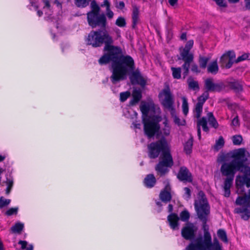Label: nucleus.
Instances as JSON below:
<instances>
[{"mask_svg": "<svg viewBox=\"0 0 250 250\" xmlns=\"http://www.w3.org/2000/svg\"><path fill=\"white\" fill-rule=\"evenodd\" d=\"M235 204L243 206L235 208L234 213L240 214L241 218L244 220H248L250 218V189L248 191V194L245 193L242 196L237 197Z\"/></svg>", "mask_w": 250, "mask_h": 250, "instance_id": "7", "label": "nucleus"}, {"mask_svg": "<svg viewBox=\"0 0 250 250\" xmlns=\"http://www.w3.org/2000/svg\"><path fill=\"white\" fill-rule=\"evenodd\" d=\"M205 91L209 93L210 92H220L225 89L226 86L223 82L214 83L212 78H207L204 81Z\"/></svg>", "mask_w": 250, "mask_h": 250, "instance_id": "9", "label": "nucleus"}, {"mask_svg": "<svg viewBox=\"0 0 250 250\" xmlns=\"http://www.w3.org/2000/svg\"><path fill=\"white\" fill-rule=\"evenodd\" d=\"M228 85L229 88L235 93H239L243 90L242 84L237 80L229 82Z\"/></svg>", "mask_w": 250, "mask_h": 250, "instance_id": "18", "label": "nucleus"}, {"mask_svg": "<svg viewBox=\"0 0 250 250\" xmlns=\"http://www.w3.org/2000/svg\"><path fill=\"white\" fill-rule=\"evenodd\" d=\"M190 66H191V70L192 72H194V73H199L200 72V70L198 69V65L196 63H194L193 62L191 63Z\"/></svg>", "mask_w": 250, "mask_h": 250, "instance_id": "50", "label": "nucleus"}, {"mask_svg": "<svg viewBox=\"0 0 250 250\" xmlns=\"http://www.w3.org/2000/svg\"><path fill=\"white\" fill-rule=\"evenodd\" d=\"M250 54L244 53L242 55L239 56L235 60H234L235 63H238L239 62L250 60Z\"/></svg>", "mask_w": 250, "mask_h": 250, "instance_id": "38", "label": "nucleus"}, {"mask_svg": "<svg viewBox=\"0 0 250 250\" xmlns=\"http://www.w3.org/2000/svg\"><path fill=\"white\" fill-rule=\"evenodd\" d=\"M207 122L209 123V125L215 129H217L219 126V124L215 119L212 112H209L207 114Z\"/></svg>", "mask_w": 250, "mask_h": 250, "instance_id": "21", "label": "nucleus"}, {"mask_svg": "<svg viewBox=\"0 0 250 250\" xmlns=\"http://www.w3.org/2000/svg\"><path fill=\"white\" fill-rule=\"evenodd\" d=\"M177 177L180 181L184 182L191 183L193 180L191 172L185 166L181 167L180 168L179 171L177 174Z\"/></svg>", "mask_w": 250, "mask_h": 250, "instance_id": "14", "label": "nucleus"}, {"mask_svg": "<svg viewBox=\"0 0 250 250\" xmlns=\"http://www.w3.org/2000/svg\"><path fill=\"white\" fill-rule=\"evenodd\" d=\"M181 99L182 100V111H183V114L185 116H187L188 113V110H189L188 99L185 96L182 97Z\"/></svg>", "mask_w": 250, "mask_h": 250, "instance_id": "28", "label": "nucleus"}, {"mask_svg": "<svg viewBox=\"0 0 250 250\" xmlns=\"http://www.w3.org/2000/svg\"><path fill=\"white\" fill-rule=\"evenodd\" d=\"M19 210L18 207L11 208H9L5 212V214L7 216H11L12 215H16Z\"/></svg>", "mask_w": 250, "mask_h": 250, "instance_id": "42", "label": "nucleus"}, {"mask_svg": "<svg viewBox=\"0 0 250 250\" xmlns=\"http://www.w3.org/2000/svg\"><path fill=\"white\" fill-rule=\"evenodd\" d=\"M112 38L106 31H91L88 35L86 42L93 47L101 46L104 42V54L99 60L100 64L111 62L112 75L110 79L113 83L125 79L127 73L135 69L133 59L129 55H123L122 48L111 45Z\"/></svg>", "mask_w": 250, "mask_h": 250, "instance_id": "2", "label": "nucleus"}, {"mask_svg": "<svg viewBox=\"0 0 250 250\" xmlns=\"http://www.w3.org/2000/svg\"><path fill=\"white\" fill-rule=\"evenodd\" d=\"M11 202L10 199H5L3 197H0V209L8 206Z\"/></svg>", "mask_w": 250, "mask_h": 250, "instance_id": "41", "label": "nucleus"}, {"mask_svg": "<svg viewBox=\"0 0 250 250\" xmlns=\"http://www.w3.org/2000/svg\"><path fill=\"white\" fill-rule=\"evenodd\" d=\"M133 99L135 102H139L142 98V92L140 89H134L132 93Z\"/></svg>", "mask_w": 250, "mask_h": 250, "instance_id": "36", "label": "nucleus"}, {"mask_svg": "<svg viewBox=\"0 0 250 250\" xmlns=\"http://www.w3.org/2000/svg\"><path fill=\"white\" fill-rule=\"evenodd\" d=\"M160 100L162 104L167 108L172 106V97L169 87L165 88L159 95Z\"/></svg>", "mask_w": 250, "mask_h": 250, "instance_id": "13", "label": "nucleus"}, {"mask_svg": "<svg viewBox=\"0 0 250 250\" xmlns=\"http://www.w3.org/2000/svg\"><path fill=\"white\" fill-rule=\"evenodd\" d=\"M148 156L150 158H157L161 153L160 159L171 155L170 149L165 139L152 143L148 146Z\"/></svg>", "mask_w": 250, "mask_h": 250, "instance_id": "6", "label": "nucleus"}, {"mask_svg": "<svg viewBox=\"0 0 250 250\" xmlns=\"http://www.w3.org/2000/svg\"><path fill=\"white\" fill-rule=\"evenodd\" d=\"M153 107L154 105L149 103L142 102L140 105V109L143 116L144 131L148 138L154 136L160 128L158 123L155 121L146 119L149 111Z\"/></svg>", "mask_w": 250, "mask_h": 250, "instance_id": "4", "label": "nucleus"}, {"mask_svg": "<svg viewBox=\"0 0 250 250\" xmlns=\"http://www.w3.org/2000/svg\"><path fill=\"white\" fill-rule=\"evenodd\" d=\"M166 184L164 189L160 194L161 200L164 202L169 201L171 199L170 187L168 182H165Z\"/></svg>", "mask_w": 250, "mask_h": 250, "instance_id": "17", "label": "nucleus"}, {"mask_svg": "<svg viewBox=\"0 0 250 250\" xmlns=\"http://www.w3.org/2000/svg\"><path fill=\"white\" fill-rule=\"evenodd\" d=\"M27 250H33V246L32 245H29L28 247L27 248Z\"/></svg>", "mask_w": 250, "mask_h": 250, "instance_id": "64", "label": "nucleus"}, {"mask_svg": "<svg viewBox=\"0 0 250 250\" xmlns=\"http://www.w3.org/2000/svg\"><path fill=\"white\" fill-rule=\"evenodd\" d=\"M180 39L182 41H186L187 40V34L186 32H183L180 36Z\"/></svg>", "mask_w": 250, "mask_h": 250, "instance_id": "58", "label": "nucleus"}, {"mask_svg": "<svg viewBox=\"0 0 250 250\" xmlns=\"http://www.w3.org/2000/svg\"><path fill=\"white\" fill-rule=\"evenodd\" d=\"M101 6L106 7V15L108 19L113 18L114 13L110 9V3L108 0H104L103 2L101 4Z\"/></svg>", "mask_w": 250, "mask_h": 250, "instance_id": "22", "label": "nucleus"}, {"mask_svg": "<svg viewBox=\"0 0 250 250\" xmlns=\"http://www.w3.org/2000/svg\"><path fill=\"white\" fill-rule=\"evenodd\" d=\"M91 0H75V4L78 7H85Z\"/></svg>", "mask_w": 250, "mask_h": 250, "instance_id": "40", "label": "nucleus"}, {"mask_svg": "<svg viewBox=\"0 0 250 250\" xmlns=\"http://www.w3.org/2000/svg\"><path fill=\"white\" fill-rule=\"evenodd\" d=\"M174 109L173 107V112H174ZM173 120L175 124L178 126H185L186 125V121L183 118H180L176 115L174 116L173 114Z\"/></svg>", "mask_w": 250, "mask_h": 250, "instance_id": "32", "label": "nucleus"}, {"mask_svg": "<svg viewBox=\"0 0 250 250\" xmlns=\"http://www.w3.org/2000/svg\"><path fill=\"white\" fill-rule=\"evenodd\" d=\"M130 79L132 84H138L143 86L146 83L145 79L139 72H133L130 77Z\"/></svg>", "mask_w": 250, "mask_h": 250, "instance_id": "16", "label": "nucleus"}, {"mask_svg": "<svg viewBox=\"0 0 250 250\" xmlns=\"http://www.w3.org/2000/svg\"><path fill=\"white\" fill-rule=\"evenodd\" d=\"M6 158L5 155H0V162L3 161Z\"/></svg>", "mask_w": 250, "mask_h": 250, "instance_id": "61", "label": "nucleus"}, {"mask_svg": "<svg viewBox=\"0 0 250 250\" xmlns=\"http://www.w3.org/2000/svg\"><path fill=\"white\" fill-rule=\"evenodd\" d=\"M208 98L209 93L207 92H204L201 96L198 97L197 103L196 104L203 106L204 103Z\"/></svg>", "mask_w": 250, "mask_h": 250, "instance_id": "29", "label": "nucleus"}, {"mask_svg": "<svg viewBox=\"0 0 250 250\" xmlns=\"http://www.w3.org/2000/svg\"><path fill=\"white\" fill-rule=\"evenodd\" d=\"M133 128L134 129H140L141 127V124L140 123L137 122H134L133 123Z\"/></svg>", "mask_w": 250, "mask_h": 250, "instance_id": "56", "label": "nucleus"}, {"mask_svg": "<svg viewBox=\"0 0 250 250\" xmlns=\"http://www.w3.org/2000/svg\"><path fill=\"white\" fill-rule=\"evenodd\" d=\"M220 7H227V2L224 0H213Z\"/></svg>", "mask_w": 250, "mask_h": 250, "instance_id": "49", "label": "nucleus"}, {"mask_svg": "<svg viewBox=\"0 0 250 250\" xmlns=\"http://www.w3.org/2000/svg\"><path fill=\"white\" fill-rule=\"evenodd\" d=\"M130 93L128 91L122 92L120 95V101L122 102H125L130 96Z\"/></svg>", "mask_w": 250, "mask_h": 250, "instance_id": "46", "label": "nucleus"}, {"mask_svg": "<svg viewBox=\"0 0 250 250\" xmlns=\"http://www.w3.org/2000/svg\"><path fill=\"white\" fill-rule=\"evenodd\" d=\"M0 250H4L3 243L0 240Z\"/></svg>", "mask_w": 250, "mask_h": 250, "instance_id": "63", "label": "nucleus"}, {"mask_svg": "<svg viewBox=\"0 0 250 250\" xmlns=\"http://www.w3.org/2000/svg\"><path fill=\"white\" fill-rule=\"evenodd\" d=\"M43 11L45 13V14L46 15L45 17V18L48 20H51L52 18H51L50 16L52 14V11L50 8V1L48 0H43Z\"/></svg>", "mask_w": 250, "mask_h": 250, "instance_id": "20", "label": "nucleus"}, {"mask_svg": "<svg viewBox=\"0 0 250 250\" xmlns=\"http://www.w3.org/2000/svg\"><path fill=\"white\" fill-rule=\"evenodd\" d=\"M139 8L136 6H134L133 8L132 11V22H133V27H135V26L137 24L139 21Z\"/></svg>", "mask_w": 250, "mask_h": 250, "instance_id": "25", "label": "nucleus"}, {"mask_svg": "<svg viewBox=\"0 0 250 250\" xmlns=\"http://www.w3.org/2000/svg\"><path fill=\"white\" fill-rule=\"evenodd\" d=\"M87 21L89 25L92 28L100 26L104 28L106 23L104 14L99 13L88 12L87 14Z\"/></svg>", "mask_w": 250, "mask_h": 250, "instance_id": "8", "label": "nucleus"}, {"mask_svg": "<svg viewBox=\"0 0 250 250\" xmlns=\"http://www.w3.org/2000/svg\"><path fill=\"white\" fill-rule=\"evenodd\" d=\"M184 190L185 191V194L187 196L188 198H189L191 196V190L189 188L185 187L184 188Z\"/></svg>", "mask_w": 250, "mask_h": 250, "instance_id": "53", "label": "nucleus"}, {"mask_svg": "<svg viewBox=\"0 0 250 250\" xmlns=\"http://www.w3.org/2000/svg\"><path fill=\"white\" fill-rule=\"evenodd\" d=\"M208 61L209 58L206 57L200 56L199 59L200 67L203 69H205L207 67Z\"/></svg>", "mask_w": 250, "mask_h": 250, "instance_id": "35", "label": "nucleus"}, {"mask_svg": "<svg viewBox=\"0 0 250 250\" xmlns=\"http://www.w3.org/2000/svg\"><path fill=\"white\" fill-rule=\"evenodd\" d=\"M219 67L217 60L214 61L208 65L207 71L208 73L212 74H216L218 73Z\"/></svg>", "mask_w": 250, "mask_h": 250, "instance_id": "24", "label": "nucleus"}, {"mask_svg": "<svg viewBox=\"0 0 250 250\" xmlns=\"http://www.w3.org/2000/svg\"><path fill=\"white\" fill-rule=\"evenodd\" d=\"M193 45V41L191 40L187 42L184 47H181L179 49L180 57L178 59L184 62V63L182 65V68L183 69V78L184 80L188 74L190 65L194 59L193 54L190 52Z\"/></svg>", "mask_w": 250, "mask_h": 250, "instance_id": "5", "label": "nucleus"}, {"mask_svg": "<svg viewBox=\"0 0 250 250\" xmlns=\"http://www.w3.org/2000/svg\"><path fill=\"white\" fill-rule=\"evenodd\" d=\"M225 144V141L222 136H220L219 139L216 141L214 145L213 148L216 151H218L220 149L223 147Z\"/></svg>", "mask_w": 250, "mask_h": 250, "instance_id": "31", "label": "nucleus"}, {"mask_svg": "<svg viewBox=\"0 0 250 250\" xmlns=\"http://www.w3.org/2000/svg\"><path fill=\"white\" fill-rule=\"evenodd\" d=\"M239 120L238 116L236 115L232 120L231 125L234 126H239Z\"/></svg>", "mask_w": 250, "mask_h": 250, "instance_id": "51", "label": "nucleus"}, {"mask_svg": "<svg viewBox=\"0 0 250 250\" xmlns=\"http://www.w3.org/2000/svg\"><path fill=\"white\" fill-rule=\"evenodd\" d=\"M236 55L234 51L229 50L223 54L220 59L221 66L226 69L231 68L234 62V59Z\"/></svg>", "mask_w": 250, "mask_h": 250, "instance_id": "11", "label": "nucleus"}, {"mask_svg": "<svg viewBox=\"0 0 250 250\" xmlns=\"http://www.w3.org/2000/svg\"><path fill=\"white\" fill-rule=\"evenodd\" d=\"M197 228L192 223H188L181 230L182 237L186 240H191L194 239Z\"/></svg>", "mask_w": 250, "mask_h": 250, "instance_id": "12", "label": "nucleus"}, {"mask_svg": "<svg viewBox=\"0 0 250 250\" xmlns=\"http://www.w3.org/2000/svg\"><path fill=\"white\" fill-rule=\"evenodd\" d=\"M7 188L6 189V194H9L10 192L11 189L13 185V179L10 176L6 177V180L5 181Z\"/></svg>", "mask_w": 250, "mask_h": 250, "instance_id": "33", "label": "nucleus"}, {"mask_svg": "<svg viewBox=\"0 0 250 250\" xmlns=\"http://www.w3.org/2000/svg\"><path fill=\"white\" fill-rule=\"evenodd\" d=\"M203 106L200 104H196L195 107L193 109V112L194 113V117L197 119H201V116L203 112Z\"/></svg>", "mask_w": 250, "mask_h": 250, "instance_id": "27", "label": "nucleus"}, {"mask_svg": "<svg viewBox=\"0 0 250 250\" xmlns=\"http://www.w3.org/2000/svg\"><path fill=\"white\" fill-rule=\"evenodd\" d=\"M179 217L175 213H173V229H174L178 225Z\"/></svg>", "mask_w": 250, "mask_h": 250, "instance_id": "48", "label": "nucleus"}, {"mask_svg": "<svg viewBox=\"0 0 250 250\" xmlns=\"http://www.w3.org/2000/svg\"><path fill=\"white\" fill-rule=\"evenodd\" d=\"M217 162L222 163L220 172L224 180L222 188L224 196L229 197L230 188L233 185L235 174L239 172L235 178V186L239 194L245 192L244 186L250 188V153L245 148H239L220 154Z\"/></svg>", "mask_w": 250, "mask_h": 250, "instance_id": "1", "label": "nucleus"}, {"mask_svg": "<svg viewBox=\"0 0 250 250\" xmlns=\"http://www.w3.org/2000/svg\"><path fill=\"white\" fill-rule=\"evenodd\" d=\"M5 169L3 168L2 167H0V183H1V175L3 173V172L4 171Z\"/></svg>", "mask_w": 250, "mask_h": 250, "instance_id": "60", "label": "nucleus"}, {"mask_svg": "<svg viewBox=\"0 0 250 250\" xmlns=\"http://www.w3.org/2000/svg\"><path fill=\"white\" fill-rule=\"evenodd\" d=\"M188 88L193 90H199V86L197 81H195L193 79L188 80Z\"/></svg>", "mask_w": 250, "mask_h": 250, "instance_id": "34", "label": "nucleus"}, {"mask_svg": "<svg viewBox=\"0 0 250 250\" xmlns=\"http://www.w3.org/2000/svg\"><path fill=\"white\" fill-rule=\"evenodd\" d=\"M232 141L233 145L239 146L241 144L243 138L241 135H234L232 137Z\"/></svg>", "mask_w": 250, "mask_h": 250, "instance_id": "39", "label": "nucleus"}, {"mask_svg": "<svg viewBox=\"0 0 250 250\" xmlns=\"http://www.w3.org/2000/svg\"><path fill=\"white\" fill-rule=\"evenodd\" d=\"M229 3H236L239 1L240 0H228Z\"/></svg>", "mask_w": 250, "mask_h": 250, "instance_id": "62", "label": "nucleus"}, {"mask_svg": "<svg viewBox=\"0 0 250 250\" xmlns=\"http://www.w3.org/2000/svg\"><path fill=\"white\" fill-rule=\"evenodd\" d=\"M125 7V3L123 1H120L117 5V7L120 9H123Z\"/></svg>", "mask_w": 250, "mask_h": 250, "instance_id": "57", "label": "nucleus"}, {"mask_svg": "<svg viewBox=\"0 0 250 250\" xmlns=\"http://www.w3.org/2000/svg\"><path fill=\"white\" fill-rule=\"evenodd\" d=\"M116 24L120 27H125L126 25L125 18L122 17H119L116 21Z\"/></svg>", "mask_w": 250, "mask_h": 250, "instance_id": "45", "label": "nucleus"}, {"mask_svg": "<svg viewBox=\"0 0 250 250\" xmlns=\"http://www.w3.org/2000/svg\"><path fill=\"white\" fill-rule=\"evenodd\" d=\"M30 3L31 4V5L29 6V8L30 9V10H32V7L36 10H37L38 9V7L36 5V4L32 1V0H30Z\"/></svg>", "mask_w": 250, "mask_h": 250, "instance_id": "55", "label": "nucleus"}, {"mask_svg": "<svg viewBox=\"0 0 250 250\" xmlns=\"http://www.w3.org/2000/svg\"><path fill=\"white\" fill-rule=\"evenodd\" d=\"M169 215L167 216V222L171 228H172V205H168Z\"/></svg>", "mask_w": 250, "mask_h": 250, "instance_id": "47", "label": "nucleus"}, {"mask_svg": "<svg viewBox=\"0 0 250 250\" xmlns=\"http://www.w3.org/2000/svg\"><path fill=\"white\" fill-rule=\"evenodd\" d=\"M172 164V156L169 155L165 158L161 159L160 161L155 167V170L160 176L167 173Z\"/></svg>", "mask_w": 250, "mask_h": 250, "instance_id": "10", "label": "nucleus"}, {"mask_svg": "<svg viewBox=\"0 0 250 250\" xmlns=\"http://www.w3.org/2000/svg\"><path fill=\"white\" fill-rule=\"evenodd\" d=\"M23 228L24 224L18 222L11 227V230L13 233H20L23 229Z\"/></svg>", "mask_w": 250, "mask_h": 250, "instance_id": "30", "label": "nucleus"}, {"mask_svg": "<svg viewBox=\"0 0 250 250\" xmlns=\"http://www.w3.org/2000/svg\"><path fill=\"white\" fill-rule=\"evenodd\" d=\"M156 203L157 206L159 208L157 211H158V212H160L161 210V208H160V207L162 206L161 203L159 201L156 202Z\"/></svg>", "mask_w": 250, "mask_h": 250, "instance_id": "59", "label": "nucleus"}, {"mask_svg": "<svg viewBox=\"0 0 250 250\" xmlns=\"http://www.w3.org/2000/svg\"><path fill=\"white\" fill-rule=\"evenodd\" d=\"M180 216L182 221H187L189 219L190 215L187 210H184L181 212Z\"/></svg>", "mask_w": 250, "mask_h": 250, "instance_id": "44", "label": "nucleus"}, {"mask_svg": "<svg viewBox=\"0 0 250 250\" xmlns=\"http://www.w3.org/2000/svg\"><path fill=\"white\" fill-rule=\"evenodd\" d=\"M201 126L202 127L203 130L206 132H209V128L207 125V119L205 117H203L199 119L197 123V136L199 140L201 139Z\"/></svg>", "mask_w": 250, "mask_h": 250, "instance_id": "15", "label": "nucleus"}, {"mask_svg": "<svg viewBox=\"0 0 250 250\" xmlns=\"http://www.w3.org/2000/svg\"><path fill=\"white\" fill-rule=\"evenodd\" d=\"M181 67H173V78L180 79L181 78Z\"/></svg>", "mask_w": 250, "mask_h": 250, "instance_id": "37", "label": "nucleus"}, {"mask_svg": "<svg viewBox=\"0 0 250 250\" xmlns=\"http://www.w3.org/2000/svg\"><path fill=\"white\" fill-rule=\"evenodd\" d=\"M156 180L152 174H148L144 179V183L145 186L148 188H151L154 186Z\"/></svg>", "mask_w": 250, "mask_h": 250, "instance_id": "19", "label": "nucleus"}, {"mask_svg": "<svg viewBox=\"0 0 250 250\" xmlns=\"http://www.w3.org/2000/svg\"><path fill=\"white\" fill-rule=\"evenodd\" d=\"M193 140L192 137L189 138L184 145V152L187 155H189L192 153Z\"/></svg>", "mask_w": 250, "mask_h": 250, "instance_id": "23", "label": "nucleus"}, {"mask_svg": "<svg viewBox=\"0 0 250 250\" xmlns=\"http://www.w3.org/2000/svg\"><path fill=\"white\" fill-rule=\"evenodd\" d=\"M18 244L21 246L22 250L25 249L27 245V242L26 241L20 240L19 241Z\"/></svg>", "mask_w": 250, "mask_h": 250, "instance_id": "52", "label": "nucleus"}, {"mask_svg": "<svg viewBox=\"0 0 250 250\" xmlns=\"http://www.w3.org/2000/svg\"><path fill=\"white\" fill-rule=\"evenodd\" d=\"M194 206L198 217L203 223L204 236L197 237L194 242H190L184 250H223L219 240L214 238L212 241L209 232L206 229L208 215L210 213V207L207 199L202 197L199 200H195Z\"/></svg>", "mask_w": 250, "mask_h": 250, "instance_id": "3", "label": "nucleus"}, {"mask_svg": "<svg viewBox=\"0 0 250 250\" xmlns=\"http://www.w3.org/2000/svg\"><path fill=\"white\" fill-rule=\"evenodd\" d=\"M91 11L89 12L100 13V8L95 0L91 2Z\"/></svg>", "mask_w": 250, "mask_h": 250, "instance_id": "43", "label": "nucleus"}, {"mask_svg": "<svg viewBox=\"0 0 250 250\" xmlns=\"http://www.w3.org/2000/svg\"><path fill=\"white\" fill-rule=\"evenodd\" d=\"M245 8L250 11V0H244Z\"/></svg>", "mask_w": 250, "mask_h": 250, "instance_id": "54", "label": "nucleus"}, {"mask_svg": "<svg viewBox=\"0 0 250 250\" xmlns=\"http://www.w3.org/2000/svg\"><path fill=\"white\" fill-rule=\"evenodd\" d=\"M217 234L218 238L223 242L227 243L228 239L226 231L224 229H219L217 230Z\"/></svg>", "mask_w": 250, "mask_h": 250, "instance_id": "26", "label": "nucleus"}]
</instances>
